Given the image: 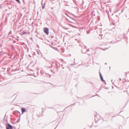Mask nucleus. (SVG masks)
I'll return each instance as SVG.
<instances>
[{
  "mask_svg": "<svg viewBox=\"0 0 129 129\" xmlns=\"http://www.w3.org/2000/svg\"><path fill=\"white\" fill-rule=\"evenodd\" d=\"M16 1L18 3H20V2L19 0H16Z\"/></svg>",
  "mask_w": 129,
  "mask_h": 129,
  "instance_id": "5",
  "label": "nucleus"
},
{
  "mask_svg": "<svg viewBox=\"0 0 129 129\" xmlns=\"http://www.w3.org/2000/svg\"><path fill=\"white\" fill-rule=\"evenodd\" d=\"M27 33H26V32H23V33H22L21 34V35H24L25 34H27Z\"/></svg>",
  "mask_w": 129,
  "mask_h": 129,
  "instance_id": "4",
  "label": "nucleus"
},
{
  "mask_svg": "<svg viewBox=\"0 0 129 129\" xmlns=\"http://www.w3.org/2000/svg\"><path fill=\"white\" fill-rule=\"evenodd\" d=\"M44 32L47 35H48L49 34L48 28L46 27H45L44 28Z\"/></svg>",
  "mask_w": 129,
  "mask_h": 129,
  "instance_id": "1",
  "label": "nucleus"
},
{
  "mask_svg": "<svg viewBox=\"0 0 129 129\" xmlns=\"http://www.w3.org/2000/svg\"><path fill=\"white\" fill-rule=\"evenodd\" d=\"M8 127L6 128V129H12V126L9 124H8Z\"/></svg>",
  "mask_w": 129,
  "mask_h": 129,
  "instance_id": "2",
  "label": "nucleus"
},
{
  "mask_svg": "<svg viewBox=\"0 0 129 129\" xmlns=\"http://www.w3.org/2000/svg\"><path fill=\"white\" fill-rule=\"evenodd\" d=\"M120 79V81H121V79L120 78V79Z\"/></svg>",
  "mask_w": 129,
  "mask_h": 129,
  "instance_id": "9",
  "label": "nucleus"
},
{
  "mask_svg": "<svg viewBox=\"0 0 129 129\" xmlns=\"http://www.w3.org/2000/svg\"><path fill=\"white\" fill-rule=\"evenodd\" d=\"M21 111L22 113H23L25 111V109L24 108H23L22 109Z\"/></svg>",
  "mask_w": 129,
  "mask_h": 129,
  "instance_id": "3",
  "label": "nucleus"
},
{
  "mask_svg": "<svg viewBox=\"0 0 129 129\" xmlns=\"http://www.w3.org/2000/svg\"><path fill=\"white\" fill-rule=\"evenodd\" d=\"M101 79L102 81H103V77H101Z\"/></svg>",
  "mask_w": 129,
  "mask_h": 129,
  "instance_id": "6",
  "label": "nucleus"
},
{
  "mask_svg": "<svg viewBox=\"0 0 129 129\" xmlns=\"http://www.w3.org/2000/svg\"><path fill=\"white\" fill-rule=\"evenodd\" d=\"M100 78H101L102 77V75L101 73L100 74Z\"/></svg>",
  "mask_w": 129,
  "mask_h": 129,
  "instance_id": "7",
  "label": "nucleus"
},
{
  "mask_svg": "<svg viewBox=\"0 0 129 129\" xmlns=\"http://www.w3.org/2000/svg\"><path fill=\"white\" fill-rule=\"evenodd\" d=\"M11 31L10 32H9V34H11Z\"/></svg>",
  "mask_w": 129,
  "mask_h": 129,
  "instance_id": "8",
  "label": "nucleus"
}]
</instances>
